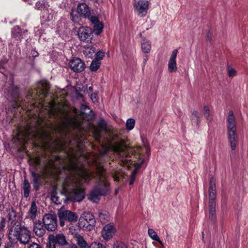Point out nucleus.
<instances>
[{
    "label": "nucleus",
    "mask_w": 248,
    "mask_h": 248,
    "mask_svg": "<svg viewBox=\"0 0 248 248\" xmlns=\"http://www.w3.org/2000/svg\"><path fill=\"white\" fill-rule=\"evenodd\" d=\"M51 109L53 114L60 118L63 125L66 126H69L74 129H81L82 119L77 112V109L74 108L73 109V114L68 112L63 107H55L52 104H51Z\"/></svg>",
    "instance_id": "nucleus-1"
},
{
    "label": "nucleus",
    "mask_w": 248,
    "mask_h": 248,
    "mask_svg": "<svg viewBox=\"0 0 248 248\" xmlns=\"http://www.w3.org/2000/svg\"><path fill=\"white\" fill-rule=\"evenodd\" d=\"M96 177L97 182L90 192L88 198L93 202L98 201L101 196H106L109 192V184L106 179L105 170L103 168L98 169Z\"/></svg>",
    "instance_id": "nucleus-2"
},
{
    "label": "nucleus",
    "mask_w": 248,
    "mask_h": 248,
    "mask_svg": "<svg viewBox=\"0 0 248 248\" xmlns=\"http://www.w3.org/2000/svg\"><path fill=\"white\" fill-rule=\"evenodd\" d=\"M8 238L12 244L18 241L21 244L26 245L31 239V232L26 227L22 226L19 222H15L9 230Z\"/></svg>",
    "instance_id": "nucleus-3"
},
{
    "label": "nucleus",
    "mask_w": 248,
    "mask_h": 248,
    "mask_svg": "<svg viewBox=\"0 0 248 248\" xmlns=\"http://www.w3.org/2000/svg\"><path fill=\"white\" fill-rule=\"evenodd\" d=\"M143 143H144V147H142L140 146H138L136 151H133L132 149H128L125 151V147L120 143L115 144L113 147V149L115 152L118 153L120 155V156L122 157V160L124 162H129L131 161L132 159L134 158H135V161H138V158L137 157H138V155L140 154V152L141 153L142 155L146 156L147 154L145 150V148L148 147L149 149H150L149 145L147 143H145L144 141H143ZM149 151L150 152V150H149Z\"/></svg>",
    "instance_id": "nucleus-4"
},
{
    "label": "nucleus",
    "mask_w": 248,
    "mask_h": 248,
    "mask_svg": "<svg viewBox=\"0 0 248 248\" xmlns=\"http://www.w3.org/2000/svg\"><path fill=\"white\" fill-rule=\"evenodd\" d=\"M216 197L217 194L215 179L213 177H211L209 180V218L213 223H214L217 218L216 212Z\"/></svg>",
    "instance_id": "nucleus-5"
},
{
    "label": "nucleus",
    "mask_w": 248,
    "mask_h": 248,
    "mask_svg": "<svg viewBox=\"0 0 248 248\" xmlns=\"http://www.w3.org/2000/svg\"><path fill=\"white\" fill-rule=\"evenodd\" d=\"M96 221L94 216L90 212H85L79 217V227L83 230L90 231L93 230L95 226Z\"/></svg>",
    "instance_id": "nucleus-6"
},
{
    "label": "nucleus",
    "mask_w": 248,
    "mask_h": 248,
    "mask_svg": "<svg viewBox=\"0 0 248 248\" xmlns=\"http://www.w3.org/2000/svg\"><path fill=\"white\" fill-rule=\"evenodd\" d=\"M145 152H146V156H145L144 155H142L141 153L140 152V154L138 155V161H134L131 162V164L133 163V162H134V164H133L135 165V169L132 171L131 174L130 175V180L129 181V185H132L133 184L135 179H136V176L137 173V171L140 168L142 164H145L146 165L147 162L148 161L149 159V156H150V151L149 148L148 147H146L145 148Z\"/></svg>",
    "instance_id": "nucleus-7"
},
{
    "label": "nucleus",
    "mask_w": 248,
    "mask_h": 248,
    "mask_svg": "<svg viewBox=\"0 0 248 248\" xmlns=\"http://www.w3.org/2000/svg\"><path fill=\"white\" fill-rule=\"evenodd\" d=\"M49 90V86L46 81H41L37 84V88L34 91L31 90L27 94V98H31L35 99L37 98L40 95L44 98L47 96Z\"/></svg>",
    "instance_id": "nucleus-8"
},
{
    "label": "nucleus",
    "mask_w": 248,
    "mask_h": 248,
    "mask_svg": "<svg viewBox=\"0 0 248 248\" xmlns=\"http://www.w3.org/2000/svg\"><path fill=\"white\" fill-rule=\"evenodd\" d=\"M58 216L59 218L60 225L61 227L64 225L65 221L73 223L76 222L78 219V216L76 213L62 209L59 210Z\"/></svg>",
    "instance_id": "nucleus-9"
},
{
    "label": "nucleus",
    "mask_w": 248,
    "mask_h": 248,
    "mask_svg": "<svg viewBox=\"0 0 248 248\" xmlns=\"http://www.w3.org/2000/svg\"><path fill=\"white\" fill-rule=\"evenodd\" d=\"M77 12L81 17L88 18L91 23H95L98 21V16L92 15L89 6L84 2L79 3L77 6Z\"/></svg>",
    "instance_id": "nucleus-10"
},
{
    "label": "nucleus",
    "mask_w": 248,
    "mask_h": 248,
    "mask_svg": "<svg viewBox=\"0 0 248 248\" xmlns=\"http://www.w3.org/2000/svg\"><path fill=\"white\" fill-rule=\"evenodd\" d=\"M228 138L232 150L236 148L238 142V135L236 132V124L227 125Z\"/></svg>",
    "instance_id": "nucleus-11"
},
{
    "label": "nucleus",
    "mask_w": 248,
    "mask_h": 248,
    "mask_svg": "<svg viewBox=\"0 0 248 248\" xmlns=\"http://www.w3.org/2000/svg\"><path fill=\"white\" fill-rule=\"evenodd\" d=\"M43 222L48 231H54L57 228V219L55 215L47 214L43 218Z\"/></svg>",
    "instance_id": "nucleus-12"
},
{
    "label": "nucleus",
    "mask_w": 248,
    "mask_h": 248,
    "mask_svg": "<svg viewBox=\"0 0 248 248\" xmlns=\"http://www.w3.org/2000/svg\"><path fill=\"white\" fill-rule=\"evenodd\" d=\"M65 196L67 200L74 202H81L85 197V193L81 188H75L71 191H65Z\"/></svg>",
    "instance_id": "nucleus-13"
},
{
    "label": "nucleus",
    "mask_w": 248,
    "mask_h": 248,
    "mask_svg": "<svg viewBox=\"0 0 248 248\" xmlns=\"http://www.w3.org/2000/svg\"><path fill=\"white\" fill-rule=\"evenodd\" d=\"M149 2L146 0H140L133 3L135 11L138 16L140 17H144L146 15L149 9Z\"/></svg>",
    "instance_id": "nucleus-14"
},
{
    "label": "nucleus",
    "mask_w": 248,
    "mask_h": 248,
    "mask_svg": "<svg viewBox=\"0 0 248 248\" xmlns=\"http://www.w3.org/2000/svg\"><path fill=\"white\" fill-rule=\"evenodd\" d=\"M78 35L81 41L91 42L93 38V31L87 27H80L78 31Z\"/></svg>",
    "instance_id": "nucleus-15"
},
{
    "label": "nucleus",
    "mask_w": 248,
    "mask_h": 248,
    "mask_svg": "<svg viewBox=\"0 0 248 248\" xmlns=\"http://www.w3.org/2000/svg\"><path fill=\"white\" fill-rule=\"evenodd\" d=\"M69 64L71 70L77 73L81 72L85 68L84 62L81 59L77 57H74L71 60Z\"/></svg>",
    "instance_id": "nucleus-16"
},
{
    "label": "nucleus",
    "mask_w": 248,
    "mask_h": 248,
    "mask_svg": "<svg viewBox=\"0 0 248 248\" xmlns=\"http://www.w3.org/2000/svg\"><path fill=\"white\" fill-rule=\"evenodd\" d=\"M49 237L52 239V243H55L59 248H67L70 245L63 234L59 233L55 235H50Z\"/></svg>",
    "instance_id": "nucleus-17"
},
{
    "label": "nucleus",
    "mask_w": 248,
    "mask_h": 248,
    "mask_svg": "<svg viewBox=\"0 0 248 248\" xmlns=\"http://www.w3.org/2000/svg\"><path fill=\"white\" fill-rule=\"evenodd\" d=\"M116 232V229L113 223L106 225L102 231V236L106 240L110 239Z\"/></svg>",
    "instance_id": "nucleus-18"
},
{
    "label": "nucleus",
    "mask_w": 248,
    "mask_h": 248,
    "mask_svg": "<svg viewBox=\"0 0 248 248\" xmlns=\"http://www.w3.org/2000/svg\"><path fill=\"white\" fill-rule=\"evenodd\" d=\"M177 53V49H174L172 52L168 63V70L170 72H173L177 70L176 59Z\"/></svg>",
    "instance_id": "nucleus-19"
},
{
    "label": "nucleus",
    "mask_w": 248,
    "mask_h": 248,
    "mask_svg": "<svg viewBox=\"0 0 248 248\" xmlns=\"http://www.w3.org/2000/svg\"><path fill=\"white\" fill-rule=\"evenodd\" d=\"M46 229L43 222L42 223L41 221L38 220L34 223L33 232L37 236H42L45 233Z\"/></svg>",
    "instance_id": "nucleus-20"
},
{
    "label": "nucleus",
    "mask_w": 248,
    "mask_h": 248,
    "mask_svg": "<svg viewBox=\"0 0 248 248\" xmlns=\"http://www.w3.org/2000/svg\"><path fill=\"white\" fill-rule=\"evenodd\" d=\"M31 177L33 187L38 190L41 184V175L39 173L31 171Z\"/></svg>",
    "instance_id": "nucleus-21"
},
{
    "label": "nucleus",
    "mask_w": 248,
    "mask_h": 248,
    "mask_svg": "<svg viewBox=\"0 0 248 248\" xmlns=\"http://www.w3.org/2000/svg\"><path fill=\"white\" fill-rule=\"evenodd\" d=\"M12 37L17 41H20L22 38L21 29L18 26H14L11 31Z\"/></svg>",
    "instance_id": "nucleus-22"
},
{
    "label": "nucleus",
    "mask_w": 248,
    "mask_h": 248,
    "mask_svg": "<svg viewBox=\"0 0 248 248\" xmlns=\"http://www.w3.org/2000/svg\"><path fill=\"white\" fill-rule=\"evenodd\" d=\"M75 239L77 244L80 248H89V246H88L87 242L81 235L76 234L75 236Z\"/></svg>",
    "instance_id": "nucleus-23"
},
{
    "label": "nucleus",
    "mask_w": 248,
    "mask_h": 248,
    "mask_svg": "<svg viewBox=\"0 0 248 248\" xmlns=\"http://www.w3.org/2000/svg\"><path fill=\"white\" fill-rule=\"evenodd\" d=\"M200 117L201 115L198 111H193L190 117L192 124L197 127H199L201 122Z\"/></svg>",
    "instance_id": "nucleus-24"
},
{
    "label": "nucleus",
    "mask_w": 248,
    "mask_h": 248,
    "mask_svg": "<svg viewBox=\"0 0 248 248\" xmlns=\"http://www.w3.org/2000/svg\"><path fill=\"white\" fill-rule=\"evenodd\" d=\"M31 189V186L28 180L24 178L23 184V195L24 197L26 198L29 197Z\"/></svg>",
    "instance_id": "nucleus-25"
},
{
    "label": "nucleus",
    "mask_w": 248,
    "mask_h": 248,
    "mask_svg": "<svg viewBox=\"0 0 248 248\" xmlns=\"http://www.w3.org/2000/svg\"><path fill=\"white\" fill-rule=\"evenodd\" d=\"M98 217L99 221L104 224L109 221L110 216L107 211H102L98 213Z\"/></svg>",
    "instance_id": "nucleus-26"
},
{
    "label": "nucleus",
    "mask_w": 248,
    "mask_h": 248,
    "mask_svg": "<svg viewBox=\"0 0 248 248\" xmlns=\"http://www.w3.org/2000/svg\"><path fill=\"white\" fill-rule=\"evenodd\" d=\"M37 213V206L36 203L33 201L31 203V207L28 212L29 217L33 220L36 218Z\"/></svg>",
    "instance_id": "nucleus-27"
},
{
    "label": "nucleus",
    "mask_w": 248,
    "mask_h": 248,
    "mask_svg": "<svg viewBox=\"0 0 248 248\" xmlns=\"http://www.w3.org/2000/svg\"><path fill=\"white\" fill-rule=\"evenodd\" d=\"M141 49L145 53H148L150 52L151 49V44L150 42L145 39H143L141 43Z\"/></svg>",
    "instance_id": "nucleus-28"
},
{
    "label": "nucleus",
    "mask_w": 248,
    "mask_h": 248,
    "mask_svg": "<svg viewBox=\"0 0 248 248\" xmlns=\"http://www.w3.org/2000/svg\"><path fill=\"white\" fill-rule=\"evenodd\" d=\"M16 213L14 208H12L11 209L9 210L8 214V223H10L11 225L12 226L14 223L16 222Z\"/></svg>",
    "instance_id": "nucleus-29"
},
{
    "label": "nucleus",
    "mask_w": 248,
    "mask_h": 248,
    "mask_svg": "<svg viewBox=\"0 0 248 248\" xmlns=\"http://www.w3.org/2000/svg\"><path fill=\"white\" fill-rule=\"evenodd\" d=\"M93 25V31L95 34H99L102 31L103 29V24L102 22H100L98 19L97 22L95 23H92Z\"/></svg>",
    "instance_id": "nucleus-30"
},
{
    "label": "nucleus",
    "mask_w": 248,
    "mask_h": 248,
    "mask_svg": "<svg viewBox=\"0 0 248 248\" xmlns=\"http://www.w3.org/2000/svg\"><path fill=\"white\" fill-rule=\"evenodd\" d=\"M10 93L13 100L17 105V102L19 96V89L17 87H13Z\"/></svg>",
    "instance_id": "nucleus-31"
},
{
    "label": "nucleus",
    "mask_w": 248,
    "mask_h": 248,
    "mask_svg": "<svg viewBox=\"0 0 248 248\" xmlns=\"http://www.w3.org/2000/svg\"><path fill=\"white\" fill-rule=\"evenodd\" d=\"M95 52V48L93 46H89L85 48L83 51V54L87 57L92 58Z\"/></svg>",
    "instance_id": "nucleus-32"
},
{
    "label": "nucleus",
    "mask_w": 248,
    "mask_h": 248,
    "mask_svg": "<svg viewBox=\"0 0 248 248\" xmlns=\"http://www.w3.org/2000/svg\"><path fill=\"white\" fill-rule=\"evenodd\" d=\"M101 64L100 61H99L98 60H93L90 66V68L91 71L95 72L99 68Z\"/></svg>",
    "instance_id": "nucleus-33"
},
{
    "label": "nucleus",
    "mask_w": 248,
    "mask_h": 248,
    "mask_svg": "<svg viewBox=\"0 0 248 248\" xmlns=\"http://www.w3.org/2000/svg\"><path fill=\"white\" fill-rule=\"evenodd\" d=\"M236 124V120L232 110H230L227 120V125Z\"/></svg>",
    "instance_id": "nucleus-34"
},
{
    "label": "nucleus",
    "mask_w": 248,
    "mask_h": 248,
    "mask_svg": "<svg viewBox=\"0 0 248 248\" xmlns=\"http://www.w3.org/2000/svg\"><path fill=\"white\" fill-rule=\"evenodd\" d=\"M148 233L149 236L153 240H159V237L158 236L156 232L153 229L149 228L148 230Z\"/></svg>",
    "instance_id": "nucleus-35"
},
{
    "label": "nucleus",
    "mask_w": 248,
    "mask_h": 248,
    "mask_svg": "<svg viewBox=\"0 0 248 248\" xmlns=\"http://www.w3.org/2000/svg\"><path fill=\"white\" fill-rule=\"evenodd\" d=\"M135 121L134 119L132 118L128 119L126 121V126L127 129L131 130L133 129L135 125Z\"/></svg>",
    "instance_id": "nucleus-36"
},
{
    "label": "nucleus",
    "mask_w": 248,
    "mask_h": 248,
    "mask_svg": "<svg viewBox=\"0 0 248 248\" xmlns=\"http://www.w3.org/2000/svg\"><path fill=\"white\" fill-rule=\"evenodd\" d=\"M113 248H127V247L124 243L116 241L113 245Z\"/></svg>",
    "instance_id": "nucleus-37"
},
{
    "label": "nucleus",
    "mask_w": 248,
    "mask_h": 248,
    "mask_svg": "<svg viewBox=\"0 0 248 248\" xmlns=\"http://www.w3.org/2000/svg\"><path fill=\"white\" fill-rule=\"evenodd\" d=\"M45 8V2L43 1H38L36 3L35 8L39 10H42Z\"/></svg>",
    "instance_id": "nucleus-38"
},
{
    "label": "nucleus",
    "mask_w": 248,
    "mask_h": 248,
    "mask_svg": "<svg viewBox=\"0 0 248 248\" xmlns=\"http://www.w3.org/2000/svg\"><path fill=\"white\" fill-rule=\"evenodd\" d=\"M89 248H106V247L100 243L94 242L89 246Z\"/></svg>",
    "instance_id": "nucleus-39"
},
{
    "label": "nucleus",
    "mask_w": 248,
    "mask_h": 248,
    "mask_svg": "<svg viewBox=\"0 0 248 248\" xmlns=\"http://www.w3.org/2000/svg\"><path fill=\"white\" fill-rule=\"evenodd\" d=\"M98 125L99 128H100L102 130H106L107 124L105 121V120L103 119H101L99 120L98 123Z\"/></svg>",
    "instance_id": "nucleus-40"
},
{
    "label": "nucleus",
    "mask_w": 248,
    "mask_h": 248,
    "mask_svg": "<svg viewBox=\"0 0 248 248\" xmlns=\"http://www.w3.org/2000/svg\"><path fill=\"white\" fill-rule=\"evenodd\" d=\"M51 199L53 202L56 204H59L61 203V202L59 198L56 196L54 193H52L51 195Z\"/></svg>",
    "instance_id": "nucleus-41"
},
{
    "label": "nucleus",
    "mask_w": 248,
    "mask_h": 248,
    "mask_svg": "<svg viewBox=\"0 0 248 248\" xmlns=\"http://www.w3.org/2000/svg\"><path fill=\"white\" fill-rule=\"evenodd\" d=\"M204 114L206 119L209 121H211L210 118V110L208 106H204Z\"/></svg>",
    "instance_id": "nucleus-42"
},
{
    "label": "nucleus",
    "mask_w": 248,
    "mask_h": 248,
    "mask_svg": "<svg viewBox=\"0 0 248 248\" xmlns=\"http://www.w3.org/2000/svg\"><path fill=\"white\" fill-rule=\"evenodd\" d=\"M105 53L102 51H99L95 54V58L94 60H98L99 61H100L103 57H104Z\"/></svg>",
    "instance_id": "nucleus-43"
},
{
    "label": "nucleus",
    "mask_w": 248,
    "mask_h": 248,
    "mask_svg": "<svg viewBox=\"0 0 248 248\" xmlns=\"http://www.w3.org/2000/svg\"><path fill=\"white\" fill-rule=\"evenodd\" d=\"M228 73L229 77H233L236 75V71L230 67L228 68Z\"/></svg>",
    "instance_id": "nucleus-44"
},
{
    "label": "nucleus",
    "mask_w": 248,
    "mask_h": 248,
    "mask_svg": "<svg viewBox=\"0 0 248 248\" xmlns=\"http://www.w3.org/2000/svg\"><path fill=\"white\" fill-rule=\"evenodd\" d=\"M71 18L74 23H78L79 21L78 16L74 15L73 12L70 13Z\"/></svg>",
    "instance_id": "nucleus-45"
},
{
    "label": "nucleus",
    "mask_w": 248,
    "mask_h": 248,
    "mask_svg": "<svg viewBox=\"0 0 248 248\" xmlns=\"http://www.w3.org/2000/svg\"><path fill=\"white\" fill-rule=\"evenodd\" d=\"M56 244L52 243V239L49 237V242L46 245V248H56Z\"/></svg>",
    "instance_id": "nucleus-46"
},
{
    "label": "nucleus",
    "mask_w": 248,
    "mask_h": 248,
    "mask_svg": "<svg viewBox=\"0 0 248 248\" xmlns=\"http://www.w3.org/2000/svg\"><path fill=\"white\" fill-rule=\"evenodd\" d=\"M6 219L4 217H1V221L0 222V228L3 230L5 226Z\"/></svg>",
    "instance_id": "nucleus-47"
},
{
    "label": "nucleus",
    "mask_w": 248,
    "mask_h": 248,
    "mask_svg": "<svg viewBox=\"0 0 248 248\" xmlns=\"http://www.w3.org/2000/svg\"><path fill=\"white\" fill-rule=\"evenodd\" d=\"M28 248H41L40 246L35 243H32Z\"/></svg>",
    "instance_id": "nucleus-48"
},
{
    "label": "nucleus",
    "mask_w": 248,
    "mask_h": 248,
    "mask_svg": "<svg viewBox=\"0 0 248 248\" xmlns=\"http://www.w3.org/2000/svg\"><path fill=\"white\" fill-rule=\"evenodd\" d=\"M86 109H89L88 106L85 105H82L81 107V109L82 113H84V111Z\"/></svg>",
    "instance_id": "nucleus-49"
},
{
    "label": "nucleus",
    "mask_w": 248,
    "mask_h": 248,
    "mask_svg": "<svg viewBox=\"0 0 248 248\" xmlns=\"http://www.w3.org/2000/svg\"><path fill=\"white\" fill-rule=\"evenodd\" d=\"M143 66H144L148 60V56L147 55H145L143 56Z\"/></svg>",
    "instance_id": "nucleus-50"
},
{
    "label": "nucleus",
    "mask_w": 248,
    "mask_h": 248,
    "mask_svg": "<svg viewBox=\"0 0 248 248\" xmlns=\"http://www.w3.org/2000/svg\"><path fill=\"white\" fill-rule=\"evenodd\" d=\"M113 179H114V181H119L120 180V176H119V175L117 174H115L113 176Z\"/></svg>",
    "instance_id": "nucleus-51"
},
{
    "label": "nucleus",
    "mask_w": 248,
    "mask_h": 248,
    "mask_svg": "<svg viewBox=\"0 0 248 248\" xmlns=\"http://www.w3.org/2000/svg\"><path fill=\"white\" fill-rule=\"evenodd\" d=\"M166 240L168 241L169 243L171 242V236L170 235H169L168 233H167L166 235Z\"/></svg>",
    "instance_id": "nucleus-52"
},
{
    "label": "nucleus",
    "mask_w": 248,
    "mask_h": 248,
    "mask_svg": "<svg viewBox=\"0 0 248 248\" xmlns=\"http://www.w3.org/2000/svg\"><path fill=\"white\" fill-rule=\"evenodd\" d=\"M67 248H78V247L75 244L71 243Z\"/></svg>",
    "instance_id": "nucleus-53"
},
{
    "label": "nucleus",
    "mask_w": 248,
    "mask_h": 248,
    "mask_svg": "<svg viewBox=\"0 0 248 248\" xmlns=\"http://www.w3.org/2000/svg\"><path fill=\"white\" fill-rule=\"evenodd\" d=\"M207 39L210 41L211 40V35L210 34V32H209L208 33L207 36Z\"/></svg>",
    "instance_id": "nucleus-54"
},
{
    "label": "nucleus",
    "mask_w": 248,
    "mask_h": 248,
    "mask_svg": "<svg viewBox=\"0 0 248 248\" xmlns=\"http://www.w3.org/2000/svg\"><path fill=\"white\" fill-rule=\"evenodd\" d=\"M11 247H12V244H7V245H6L5 246V248H11Z\"/></svg>",
    "instance_id": "nucleus-55"
},
{
    "label": "nucleus",
    "mask_w": 248,
    "mask_h": 248,
    "mask_svg": "<svg viewBox=\"0 0 248 248\" xmlns=\"http://www.w3.org/2000/svg\"><path fill=\"white\" fill-rule=\"evenodd\" d=\"M156 241H157L162 246H163V243H162V242L160 240V239L159 238V240H156Z\"/></svg>",
    "instance_id": "nucleus-56"
},
{
    "label": "nucleus",
    "mask_w": 248,
    "mask_h": 248,
    "mask_svg": "<svg viewBox=\"0 0 248 248\" xmlns=\"http://www.w3.org/2000/svg\"><path fill=\"white\" fill-rule=\"evenodd\" d=\"M32 55H33L34 57H36V56H37L38 55V52L34 51V53H33V54H32Z\"/></svg>",
    "instance_id": "nucleus-57"
},
{
    "label": "nucleus",
    "mask_w": 248,
    "mask_h": 248,
    "mask_svg": "<svg viewBox=\"0 0 248 248\" xmlns=\"http://www.w3.org/2000/svg\"><path fill=\"white\" fill-rule=\"evenodd\" d=\"M89 91H93V87H90L89 88Z\"/></svg>",
    "instance_id": "nucleus-58"
},
{
    "label": "nucleus",
    "mask_w": 248,
    "mask_h": 248,
    "mask_svg": "<svg viewBox=\"0 0 248 248\" xmlns=\"http://www.w3.org/2000/svg\"><path fill=\"white\" fill-rule=\"evenodd\" d=\"M25 2H28L30 0H23Z\"/></svg>",
    "instance_id": "nucleus-59"
},
{
    "label": "nucleus",
    "mask_w": 248,
    "mask_h": 248,
    "mask_svg": "<svg viewBox=\"0 0 248 248\" xmlns=\"http://www.w3.org/2000/svg\"><path fill=\"white\" fill-rule=\"evenodd\" d=\"M93 96H94V95H93V94H92V96H91V98H92V99H93Z\"/></svg>",
    "instance_id": "nucleus-60"
},
{
    "label": "nucleus",
    "mask_w": 248,
    "mask_h": 248,
    "mask_svg": "<svg viewBox=\"0 0 248 248\" xmlns=\"http://www.w3.org/2000/svg\"><path fill=\"white\" fill-rule=\"evenodd\" d=\"M95 95H96V94H94V96H93V98H95L96 97Z\"/></svg>",
    "instance_id": "nucleus-61"
},
{
    "label": "nucleus",
    "mask_w": 248,
    "mask_h": 248,
    "mask_svg": "<svg viewBox=\"0 0 248 248\" xmlns=\"http://www.w3.org/2000/svg\"><path fill=\"white\" fill-rule=\"evenodd\" d=\"M28 3H29L30 4H32V3H30V2H29Z\"/></svg>",
    "instance_id": "nucleus-62"
},
{
    "label": "nucleus",
    "mask_w": 248,
    "mask_h": 248,
    "mask_svg": "<svg viewBox=\"0 0 248 248\" xmlns=\"http://www.w3.org/2000/svg\"><path fill=\"white\" fill-rule=\"evenodd\" d=\"M87 176H88V178L90 177V176H89L88 175H87Z\"/></svg>",
    "instance_id": "nucleus-63"
}]
</instances>
